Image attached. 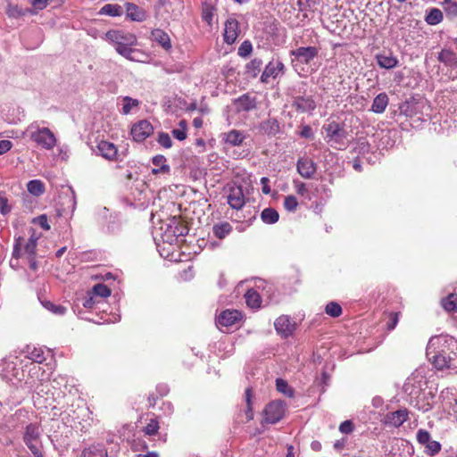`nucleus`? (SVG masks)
<instances>
[{
    "label": "nucleus",
    "instance_id": "bb28decb",
    "mask_svg": "<svg viewBox=\"0 0 457 457\" xmlns=\"http://www.w3.org/2000/svg\"><path fill=\"white\" fill-rule=\"evenodd\" d=\"M126 12L132 21H142L145 19V12L134 4H126Z\"/></svg>",
    "mask_w": 457,
    "mask_h": 457
},
{
    "label": "nucleus",
    "instance_id": "b1692460",
    "mask_svg": "<svg viewBox=\"0 0 457 457\" xmlns=\"http://www.w3.org/2000/svg\"><path fill=\"white\" fill-rule=\"evenodd\" d=\"M376 59L379 67L386 70L395 68L398 63L397 58L392 54H379L376 56Z\"/></svg>",
    "mask_w": 457,
    "mask_h": 457
},
{
    "label": "nucleus",
    "instance_id": "69168bd1",
    "mask_svg": "<svg viewBox=\"0 0 457 457\" xmlns=\"http://www.w3.org/2000/svg\"><path fill=\"white\" fill-rule=\"evenodd\" d=\"M270 179L266 177H262L261 179V184L262 185V193L265 195H269L270 193V187L269 186Z\"/></svg>",
    "mask_w": 457,
    "mask_h": 457
},
{
    "label": "nucleus",
    "instance_id": "dca6fc26",
    "mask_svg": "<svg viewBox=\"0 0 457 457\" xmlns=\"http://www.w3.org/2000/svg\"><path fill=\"white\" fill-rule=\"evenodd\" d=\"M238 32V21L235 18L229 17L225 22L224 41L228 45H232L237 40Z\"/></svg>",
    "mask_w": 457,
    "mask_h": 457
},
{
    "label": "nucleus",
    "instance_id": "9d476101",
    "mask_svg": "<svg viewBox=\"0 0 457 457\" xmlns=\"http://www.w3.org/2000/svg\"><path fill=\"white\" fill-rule=\"evenodd\" d=\"M227 198L229 206L235 210H241L245 204V197L241 186L231 187Z\"/></svg>",
    "mask_w": 457,
    "mask_h": 457
},
{
    "label": "nucleus",
    "instance_id": "473e14b6",
    "mask_svg": "<svg viewBox=\"0 0 457 457\" xmlns=\"http://www.w3.org/2000/svg\"><path fill=\"white\" fill-rule=\"evenodd\" d=\"M443 20V12L437 8H432L425 17V21L429 25H436Z\"/></svg>",
    "mask_w": 457,
    "mask_h": 457
},
{
    "label": "nucleus",
    "instance_id": "603ef678",
    "mask_svg": "<svg viewBox=\"0 0 457 457\" xmlns=\"http://www.w3.org/2000/svg\"><path fill=\"white\" fill-rule=\"evenodd\" d=\"M159 429V423L156 420L152 419L149 423L144 428V432L146 435L153 436L157 433Z\"/></svg>",
    "mask_w": 457,
    "mask_h": 457
},
{
    "label": "nucleus",
    "instance_id": "052dcab7",
    "mask_svg": "<svg viewBox=\"0 0 457 457\" xmlns=\"http://www.w3.org/2000/svg\"><path fill=\"white\" fill-rule=\"evenodd\" d=\"M339 430L342 433L349 434L353 430V424L351 420H345L339 426Z\"/></svg>",
    "mask_w": 457,
    "mask_h": 457
},
{
    "label": "nucleus",
    "instance_id": "9b49d317",
    "mask_svg": "<svg viewBox=\"0 0 457 457\" xmlns=\"http://www.w3.org/2000/svg\"><path fill=\"white\" fill-rule=\"evenodd\" d=\"M292 106L300 112H311L316 108V103L312 96H293Z\"/></svg>",
    "mask_w": 457,
    "mask_h": 457
},
{
    "label": "nucleus",
    "instance_id": "39448f33",
    "mask_svg": "<svg viewBox=\"0 0 457 457\" xmlns=\"http://www.w3.org/2000/svg\"><path fill=\"white\" fill-rule=\"evenodd\" d=\"M322 129L326 132L328 143H330L332 146L334 145H343L346 137V131L339 123L331 121L325 124Z\"/></svg>",
    "mask_w": 457,
    "mask_h": 457
},
{
    "label": "nucleus",
    "instance_id": "338daca9",
    "mask_svg": "<svg viewBox=\"0 0 457 457\" xmlns=\"http://www.w3.org/2000/svg\"><path fill=\"white\" fill-rule=\"evenodd\" d=\"M38 220V224L40 225V227L42 228H44L45 230H49L50 229V226L48 224V221H47V218L46 215H41L37 218Z\"/></svg>",
    "mask_w": 457,
    "mask_h": 457
},
{
    "label": "nucleus",
    "instance_id": "72a5a7b5",
    "mask_svg": "<svg viewBox=\"0 0 457 457\" xmlns=\"http://www.w3.org/2000/svg\"><path fill=\"white\" fill-rule=\"evenodd\" d=\"M443 308L449 312H457V295L454 294L449 295L446 298L441 301Z\"/></svg>",
    "mask_w": 457,
    "mask_h": 457
},
{
    "label": "nucleus",
    "instance_id": "f257e3e1",
    "mask_svg": "<svg viewBox=\"0 0 457 457\" xmlns=\"http://www.w3.org/2000/svg\"><path fill=\"white\" fill-rule=\"evenodd\" d=\"M426 354L438 370H457V341L453 337H432L428 343Z\"/></svg>",
    "mask_w": 457,
    "mask_h": 457
},
{
    "label": "nucleus",
    "instance_id": "cd10ccee",
    "mask_svg": "<svg viewBox=\"0 0 457 457\" xmlns=\"http://www.w3.org/2000/svg\"><path fill=\"white\" fill-rule=\"evenodd\" d=\"M122 56L129 61L140 62H145L149 57L145 52L134 48L133 46L129 47L128 49V54H123Z\"/></svg>",
    "mask_w": 457,
    "mask_h": 457
},
{
    "label": "nucleus",
    "instance_id": "a878e982",
    "mask_svg": "<svg viewBox=\"0 0 457 457\" xmlns=\"http://www.w3.org/2000/svg\"><path fill=\"white\" fill-rule=\"evenodd\" d=\"M167 160L163 155H155L152 159V162L157 168L152 170V173H168L170 172V166L166 163Z\"/></svg>",
    "mask_w": 457,
    "mask_h": 457
},
{
    "label": "nucleus",
    "instance_id": "aec40b11",
    "mask_svg": "<svg viewBox=\"0 0 457 457\" xmlns=\"http://www.w3.org/2000/svg\"><path fill=\"white\" fill-rule=\"evenodd\" d=\"M238 112H249L256 108V101L253 97L245 94L235 101Z\"/></svg>",
    "mask_w": 457,
    "mask_h": 457
},
{
    "label": "nucleus",
    "instance_id": "37998d69",
    "mask_svg": "<svg viewBox=\"0 0 457 457\" xmlns=\"http://www.w3.org/2000/svg\"><path fill=\"white\" fill-rule=\"evenodd\" d=\"M325 312L328 315L337 318L342 313L341 306L336 302H330L326 305Z\"/></svg>",
    "mask_w": 457,
    "mask_h": 457
},
{
    "label": "nucleus",
    "instance_id": "774afa93",
    "mask_svg": "<svg viewBox=\"0 0 457 457\" xmlns=\"http://www.w3.org/2000/svg\"><path fill=\"white\" fill-rule=\"evenodd\" d=\"M301 137L305 138L312 137V130L310 126H304L300 132Z\"/></svg>",
    "mask_w": 457,
    "mask_h": 457
},
{
    "label": "nucleus",
    "instance_id": "c85d7f7f",
    "mask_svg": "<svg viewBox=\"0 0 457 457\" xmlns=\"http://www.w3.org/2000/svg\"><path fill=\"white\" fill-rule=\"evenodd\" d=\"M231 231L232 226L227 221L215 224L212 227V232L219 239L225 238Z\"/></svg>",
    "mask_w": 457,
    "mask_h": 457
},
{
    "label": "nucleus",
    "instance_id": "a19ab883",
    "mask_svg": "<svg viewBox=\"0 0 457 457\" xmlns=\"http://www.w3.org/2000/svg\"><path fill=\"white\" fill-rule=\"evenodd\" d=\"M6 12L9 17L18 18L28 13H32V11L28 8L23 9L18 5H9Z\"/></svg>",
    "mask_w": 457,
    "mask_h": 457
},
{
    "label": "nucleus",
    "instance_id": "c03bdc74",
    "mask_svg": "<svg viewBox=\"0 0 457 457\" xmlns=\"http://www.w3.org/2000/svg\"><path fill=\"white\" fill-rule=\"evenodd\" d=\"M139 104V101L137 99H133L129 96H125L123 98V106L122 112L123 114H129L133 107H136Z\"/></svg>",
    "mask_w": 457,
    "mask_h": 457
},
{
    "label": "nucleus",
    "instance_id": "6e6552de",
    "mask_svg": "<svg viewBox=\"0 0 457 457\" xmlns=\"http://www.w3.org/2000/svg\"><path fill=\"white\" fill-rule=\"evenodd\" d=\"M285 73V65L279 61H270L265 67L262 76L261 81L268 83L270 78L276 79L279 74Z\"/></svg>",
    "mask_w": 457,
    "mask_h": 457
},
{
    "label": "nucleus",
    "instance_id": "423d86ee",
    "mask_svg": "<svg viewBox=\"0 0 457 457\" xmlns=\"http://www.w3.org/2000/svg\"><path fill=\"white\" fill-rule=\"evenodd\" d=\"M295 59L303 64L310 63L319 54V49L315 46H301L290 52Z\"/></svg>",
    "mask_w": 457,
    "mask_h": 457
},
{
    "label": "nucleus",
    "instance_id": "8fccbe9b",
    "mask_svg": "<svg viewBox=\"0 0 457 457\" xmlns=\"http://www.w3.org/2000/svg\"><path fill=\"white\" fill-rule=\"evenodd\" d=\"M425 446L426 453L430 456L436 454L441 450V445L437 441L430 440L429 443H428Z\"/></svg>",
    "mask_w": 457,
    "mask_h": 457
},
{
    "label": "nucleus",
    "instance_id": "1a4fd4ad",
    "mask_svg": "<svg viewBox=\"0 0 457 457\" xmlns=\"http://www.w3.org/2000/svg\"><path fill=\"white\" fill-rule=\"evenodd\" d=\"M274 326L277 333L285 338L291 336L295 329V323L287 315L279 316L275 320Z\"/></svg>",
    "mask_w": 457,
    "mask_h": 457
},
{
    "label": "nucleus",
    "instance_id": "4468645a",
    "mask_svg": "<svg viewBox=\"0 0 457 457\" xmlns=\"http://www.w3.org/2000/svg\"><path fill=\"white\" fill-rule=\"evenodd\" d=\"M242 319V314L237 310L223 311L217 318L218 327H231Z\"/></svg>",
    "mask_w": 457,
    "mask_h": 457
},
{
    "label": "nucleus",
    "instance_id": "e433bc0d",
    "mask_svg": "<svg viewBox=\"0 0 457 457\" xmlns=\"http://www.w3.org/2000/svg\"><path fill=\"white\" fill-rule=\"evenodd\" d=\"M215 7L211 4H204L202 7V18L208 25H212Z\"/></svg>",
    "mask_w": 457,
    "mask_h": 457
},
{
    "label": "nucleus",
    "instance_id": "a211bd4d",
    "mask_svg": "<svg viewBox=\"0 0 457 457\" xmlns=\"http://www.w3.org/2000/svg\"><path fill=\"white\" fill-rule=\"evenodd\" d=\"M26 357L36 363H43L46 360V353L40 347L27 345L23 350Z\"/></svg>",
    "mask_w": 457,
    "mask_h": 457
},
{
    "label": "nucleus",
    "instance_id": "5701e85b",
    "mask_svg": "<svg viewBox=\"0 0 457 457\" xmlns=\"http://www.w3.org/2000/svg\"><path fill=\"white\" fill-rule=\"evenodd\" d=\"M440 62L448 67H454L457 65V54L450 49H443L437 56Z\"/></svg>",
    "mask_w": 457,
    "mask_h": 457
},
{
    "label": "nucleus",
    "instance_id": "de8ad7c7",
    "mask_svg": "<svg viewBox=\"0 0 457 457\" xmlns=\"http://www.w3.org/2000/svg\"><path fill=\"white\" fill-rule=\"evenodd\" d=\"M298 206V201L294 195H287L284 201V207L288 212H295Z\"/></svg>",
    "mask_w": 457,
    "mask_h": 457
},
{
    "label": "nucleus",
    "instance_id": "412c9836",
    "mask_svg": "<svg viewBox=\"0 0 457 457\" xmlns=\"http://www.w3.org/2000/svg\"><path fill=\"white\" fill-rule=\"evenodd\" d=\"M259 129L263 134L275 136L279 132V123L275 118H270L261 122Z\"/></svg>",
    "mask_w": 457,
    "mask_h": 457
},
{
    "label": "nucleus",
    "instance_id": "f03ea898",
    "mask_svg": "<svg viewBox=\"0 0 457 457\" xmlns=\"http://www.w3.org/2000/svg\"><path fill=\"white\" fill-rule=\"evenodd\" d=\"M30 140L46 150H52L55 145L57 139L54 134L46 127H40L38 121L30 123L27 129Z\"/></svg>",
    "mask_w": 457,
    "mask_h": 457
},
{
    "label": "nucleus",
    "instance_id": "5fc2aeb1",
    "mask_svg": "<svg viewBox=\"0 0 457 457\" xmlns=\"http://www.w3.org/2000/svg\"><path fill=\"white\" fill-rule=\"evenodd\" d=\"M11 211H12V207L8 203V199L5 197L4 194L0 193V212L3 215H6Z\"/></svg>",
    "mask_w": 457,
    "mask_h": 457
},
{
    "label": "nucleus",
    "instance_id": "680f3d73",
    "mask_svg": "<svg viewBox=\"0 0 457 457\" xmlns=\"http://www.w3.org/2000/svg\"><path fill=\"white\" fill-rule=\"evenodd\" d=\"M172 136L179 141H183L187 138V131L180 129H174L171 131Z\"/></svg>",
    "mask_w": 457,
    "mask_h": 457
},
{
    "label": "nucleus",
    "instance_id": "79ce46f5",
    "mask_svg": "<svg viewBox=\"0 0 457 457\" xmlns=\"http://www.w3.org/2000/svg\"><path fill=\"white\" fill-rule=\"evenodd\" d=\"M262 66V61L259 58H254L249 63H247L246 71L253 77H256L257 74L260 72Z\"/></svg>",
    "mask_w": 457,
    "mask_h": 457
},
{
    "label": "nucleus",
    "instance_id": "4be33fe9",
    "mask_svg": "<svg viewBox=\"0 0 457 457\" xmlns=\"http://www.w3.org/2000/svg\"><path fill=\"white\" fill-rule=\"evenodd\" d=\"M152 39L157 42L165 50H169L171 48L170 36L162 29H154L152 31Z\"/></svg>",
    "mask_w": 457,
    "mask_h": 457
},
{
    "label": "nucleus",
    "instance_id": "864d4df0",
    "mask_svg": "<svg viewBox=\"0 0 457 457\" xmlns=\"http://www.w3.org/2000/svg\"><path fill=\"white\" fill-rule=\"evenodd\" d=\"M44 306L46 309H48L49 311H51L52 312L58 314V315H62L66 312V308L64 306L56 305L51 302L45 303Z\"/></svg>",
    "mask_w": 457,
    "mask_h": 457
},
{
    "label": "nucleus",
    "instance_id": "09e8293b",
    "mask_svg": "<svg viewBox=\"0 0 457 457\" xmlns=\"http://www.w3.org/2000/svg\"><path fill=\"white\" fill-rule=\"evenodd\" d=\"M253 51V46L250 41H244L238 47V55L241 57H247Z\"/></svg>",
    "mask_w": 457,
    "mask_h": 457
},
{
    "label": "nucleus",
    "instance_id": "2f4dec72",
    "mask_svg": "<svg viewBox=\"0 0 457 457\" xmlns=\"http://www.w3.org/2000/svg\"><path fill=\"white\" fill-rule=\"evenodd\" d=\"M261 218L266 224H274L278 220V212L273 208H265L262 213Z\"/></svg>",
    "mask_w": 457,
    "mask_h": 457
},
{
    "label": "nucleus",
    "instance_id": "bf43d9fd",
    "mask_svg": "<svg viewBox=\"0 0 457 457\" xmlns=\"http://www.w3.org/2000/svg\"><path fill=\"white\" fill-rule=\"evenodd\" d=\"M27 447L30 450L34 457H44L41 452V442H38L37 444H31L29 445H27Z\"/></svg>",
    "mask_w": 457,
    "mask_h": 457
},
{
    "label": "nucleus",
    "instance_id": "ddd939ff",
    "mask_svg": "<svg viewBox=\"0 0 457 457\" xmlns=\"http://www.w3.org/2000/svg\"><path fill=\"white\" fill-rule=\"evenodd\" d=\"M96 153L108 161L118 160L117 146L112 142L101 140L96 145Z\"/></svg>",
    "mask_w": 457,
    "mask_h": 457
},
{
    "label": "nucleus",
    "instance_id": "4d7b16f0",
    "mask_svg": "<svg viewBox=\"0 0 457 457\" xmlns=\"http://www.w3.org/2000/svg\"><path fill=\"white\" fill-rule=\"evenodd\" d=\"M400 312H390L389 313V321L386 324V328L389 331L395 328L398 320H399Z\"/></svg>",
    "mask_w": 457,
    "mask_h": 457
},
{
    "label": "nucleus",
    "instance_id": "a18cd8bd",
    "mask_svg": "<svg viewBox=\"0 0 457 457\" xmlns=\"http://www.w3.org/2000/svg\"><path fill=\"white\" fill-rule=\"evenodd\" d=\"M355 151L360 154H365L370 153V145L365 137H360L358 139Z\"/></svg>",
    "mask_w": 457,
    "mask_h": 457
},
{
    "label": "nucleus",
    "instance_id": "0eeeda50",
    "mask_svg": "<svg viewBox=\"0 0 457 457\" xmlns=\"http://www.w3.org/2000/svg\"><path fill=\"white\" fill-rule=\"evenodd\" d=\"M154 131L152 124L145 120H140L131 128V136L135 141L142 142Z\"/></svg>",
    "mask_w": 457,
    "mask_h": 457
},
{
    "label": "nucleus",
    "instance_id": "3c124183",
    "mask_svg": "<svg viewBox=\"0 0 457 457\" xmlns=\"http://www.w3.org/2000/svg\"><path fill=\"white\" fill-rule=\"evenodd\" d=\"M157 142L165 148H170L172 146V141L168 133L160 132L158 135Z\"/></svg>",
    "mask_w": 457,
    "mask_h": 457
},
{
    "label": "nucleus",
    "instance_id": "49530a36",
    "mask_svg": "<svg viewBox=\"0 0 457 457\" xmlns=\"http://www.w3.org/2000/svg\"><path fill=\"white\" fill-rule=\"evenodd\" d=\"M93 294L104 298L111 295V289L106 285L99 283L94 286Z\"/></svg>",
    "mask_w": 457,
    "mask_h": 457
},
{
    "label": "nucleus",
    "instance_id": "f8f14e48",
    "mask_svg": "<svg viewBox=\"0 0 457 457\" xmlns=\"http://www.w3.org/2000/svg\"><path fill=\"white\" fill-rule=\"evenodd\" d=\"M298 173L303 179H312L317 171V164L308 157H301L296 163Z\"/></svg>",
    "mask_w": 457,
    "mask_h": 457
},
{
    "label": "nucleus",
    "instance_id": "7ed1b4c3",
    "mask_svg": "<svg viewBox=\"0 0 457 457\" xmlns=\"http://www.w3.org/2000/svg\"><path fill=\"white\" fill-rule=\"evenodd\" d=\"M104 38L114 46L115 51L123 55L128 54V49L137 45L135 34L120 29H112L105 33Z\"/></svg>",
    "mask_w": 457,
    "mask_h": 457
},
{
    "label": "nucleus",
    "instance_id": "f3484780",
    "mask_svg": "<svg viewBox=\"0 0 457 457\" xmlns=\"http://www.w3.org/2000/svg\"><path fill=\"white\" fill-rule=\"evenodd\" d=\"M80 457H108V451L103 444H92L82 450Z\"/></svg>",
    "mask_w": 457,
    "mask_h": 457
},
{
    "label": "nucleus",
    "instance_id": "c9c22d12",
    "mask_svg": "<svg viewBox=\"0 0 457 457\" xmlns=\"http://www.w3.org/2000/svg\"><path fill=\"white\" fill-rule=\"evenodd\" d=\"M276 388L279 393L285 395L287 397L294 396V393H295L294 389L283 378L276 379Z\"/></svg>",
    "mask_w": 457,
    "mask_h": 457
},
{
    "label": "nucleus",
    "instance_id": "13d9d810",
    "mask_svg": "<svg viewBox=\"0 0 457 457\" xmlns=\"http://www.w3.org/2000/svg\"><path fill=\"white\" fill-rule=\"evenodd\" d=\"M251 398H252V389L251 388H246V390H245V401H246V403H247L246 415H247L249 420L253 419V411H252V407H251Z\"/></svg>",
    "mask_w": 457,
    "mask_h": 457
},
{
    "label": "nucleus",
    "instance_id": "6ab92c4d",
    "mask_svg": "<svg viewBox=\"0 0 457 457\" xmlns=\"http://www.w3.org/2000/svg\"><path fill=\"white\" fill-rule=\"evenodd\" d=\"M23 441L26 445L40 442L39 428L35 424H29L25 429Z\"/></svg>",
    "mask_w": 457,
    "mask_h": 457
},
{
    "label": "nucleus",
    "instance_id": "393cba45",
    "mask_svg": "<svg viewBox=\"0 0 457 457\" xmlns=\"http://www.w3.org/2000/svg\"><path fill=\"white\" fill-rule=\"evenodd\" d=\"M387 104V95L386 93H380L374 98L370 110L375 113H382L385 112Z\"/></svg>",
    "mask_w": 457,
    "mask_h": 457
},
{
    "label": "nucleus",
    "instance_id": "f704fd0d",
    "mask_svg": "<svg viewBox=\"0 0 457 457\" xmlns=\"http://www.w3.org/2000/svg\"><path fill=\"white\" fill-rule=\"evenodd\" d=\"M245 137L244 135L237 130H231L226 134L225 140L228 144L231 145H240L243 143Z\"/></svg>",
    "mask_w": 457,
    "mask_h": 457
},
{
    "label": "nucleus",
    "instance_id": "6e6d98bb",
    "mask_svg": "<svg viewBox=\"0 0 457 457\" xmlns=\"http://www.w3.org/2000/svg\"><path fill=\"white\" fill-rule=\"evenodd\" d=\"M416 437L417 441L423 445H426L431 440L430 434L425 429H419Z\"/></svg>",
    "mask_w": 457,
    "mask_h": 457
},
{
    "label": "nucleus",
    "instance_id": "20e7f679",
    "mask_svg": "<svg viewBox=\"0 0 457 457\" xmlns=\"http://www.w3.org/2000/svg\"><path fill=\"white\" fill-rule=\"evenodd\" d=\"M286 403L281 400L270 403L264 409V420L275 424L281 420L285 415Z\"/></svg>",
    "mask_w": 457,
    "mask_h": 457
},
{
    "label": "nucleus",
    "instance_id": "e2e57ef3",
    "mask_svg": "<svg viewBox=\"0 0 457 457\" xmlns=\"http://www.w3.org/2000/svg\"><path fill=\"white\" fill-rule=\"evenodd\" d=\"M22 240H23V238L19 237L16 241V244L14 245L12 256L15 258H20L22 254H24L23 253H21V242Z\"/></svg>",
    "mask_w": 457,
    "mask_h": 457
},
{
    "label": "nucleus",
    "instance_id": "58836bf2",
    "mask_svg": "<svg viewBox=\"0 0 457 457\" xmlns=\"http://www.w3.org/2000/svg\"><path fill=\"white\" fill-rule=\"evenodd\" d=\"M37 238L31 236L23 248V253L28 255V258H33L36 254Z\"/></svg>",
    "mask_w": 457,
    "mask_h": 457
},
{
    "label": "nucleus",
    "instance_id": "c756f323",
    "mask_svg": "<svg viewBox=\"0 0 457 457\" xmlns=\"http://www.w3.org/2000/svg\"><path fill=\"white\" fill-rule=\"evenodd\" d=\"M247 306L252 309H258L261 307L262 299L257 291L249 289L245 295Z\"/></svg>",
    "mask_w": 457,
    "mask_h": 457
},
{
    "label": "nucleus",
    "instance_id": "ea45409f",
    "mask_svg": "<svg viewBox=\"0 0 457 457\" xmlns=\"http://www.w3.org/2000/svg\"><path fill=\"white\" fill-rule=\"evenodd\" d=\"M100 13L116 17L122 13L121 7L118 4H107L101 8Z\"/></svg>",
    "mask_w": 457,
    "mask_h": 457
},
{
    "label": "nucleus",
    "instance_id": "2eb2a0df",
    "mask_svg": "<svg viewBox=\"0 0 457 457\" xmlns=\"http://www.w3.org/2000/svg\"><path fill=\"white\" fill-rule=\"evenodd\" d=\"M409 411L406 408L388 412L384 417V423L387 426L398 428L408 419Z\"/></svg>",
    "mask_w": 457,
    "mask_h": 457
},
{
    "label": "nucleus",
    "instance_id": "7c9ffc66",
    "mask_svg": "<svg viewBox=\"0 0 457 457\" xmlns=\"http://www.w3.org/2000/svg\"><path fill=\"white\" fill-rule=\"evenodd\" d=\"M27 189L31 195L35 196H39L43 195L46 190L45 184L39 179L30 180L27 184Z\"/></svg>",
    "mask_w": 457,
    "mask_h": 457
},
{
    "label": "nucleus",
    "instance_id": "0e129e2a",
    "mask_svg": "<svg viewBox=\"0 0 457 457\" xmlns=\"http://www.w3.org/2000/svg\"><path fill=\"white\" fill-rule=\"evenodd\" d=\"M12 142L10 140L0 141V155L7 153L12 148Z\"/></svg>",
    "mask_w": 457,
    "mask_h": 457
},
{
    "label": "nucleus",
    "instance_id": "4c0bfd02",
    "mask_svg": "<svg viewBox=\"0 0 457 457\" xmlns=\"http://www.w3.org/2000/svg\"><path fill=\"white\" fill-rule=\"evenodd\" d=\"M442 5L448 18L453 19L457 17V2L453 0H445Z\"/></svg>",
    "mask_w": 457,
    "mask_h": 457
}]
</instances>
